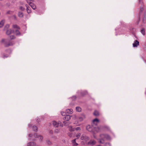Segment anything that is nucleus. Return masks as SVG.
Instances as JSON below:
<instances>
[{
	"label": "nucleus",
	"instance_id": "nucleus-1",
	"mask_svg": "<svg viewBox=\"0 0 146 146\" xmlns=\"http://www.w3.org/2000/svg\"><path fill=\"white\" fill-rule=\"evenodd\" d=\"M139 5L140 6V9L139 12V18L138 20L136 22V23L138 25L139 21H141L142 23L144 24L145 23V9L144 7L143 2L142 0H139Z\"/></svg>",
	"mask_w": 146,
	"mask_h": 146
},
{
	"label": "nucleus",
	"instance_id": "nucleus-2",
	"mask_svg": "<svg viewBox=\"0 0 146 146\" xmlns=\"http://www.w3.org/2000/svg\"><path fill=\"white\" fill-rule=\"evenodd\" d=\"M1 42L3 43L5 47H8L10 46H12L14 44L10 41H8L7 40L3 39L1 40Z\"/></svg>",
	"mask_w": 146,
	"mask_h": 146
},
{
	"label": "nucleus",
	"instance_id": "nucleus-3",
	"mask_svg": "<svg viewBox=\"0 0 146 146\" xmlns=\"http://www.w3.org/2000/svg\"><path fill=\"white\" fill-rule=\"evenodd\" d=\"M94 126H91L90 125H88L86 126V129L88 131L93 132H94Z\"/></svg>",
	"mask_w": 146,
	"mask_h": 146
},
{
	"label": "nucleus",
	"instance_id": "nucleus-4",
	"mask_svg": "<svg viewBox=\"0 0 146 146\" xmlns=\"http://www.w3.org/2000/svg\"><path fill=\"white\" fill-rule=\"evenodd\" d=\"M99 122V120L97 118H96L93 120L92 124V125L93 126H94V125L96 126L98 123Z\"/></svg>",
	"mask_w": 146,
	"mask_h": 146
},
{
	"label": "nucleus",
	"instance_id": "nucleus-5",
	"mask_svg": "<svg viewBox=\"0 0 146 146\" xmlns=\"http://www.w3.org/2000/svg\"><path fill=\"white\" fill-rule=\"evenodd\" d=\"M14 33V30H12L11 29H9L7 30L6 32V34L7 35H10L13 34Z\"/></svg>",
	"mask_w": 146,
	"mask_h": 146
},
{
	"label": "nucleus",
	"instance_id": "nucleus-6",
	"mask_svg": "<svg viewBox=\"0 0 146 146\" xmlns=\"http://www.w3.org/2000/svg\"><path fill=\"white\" fill-rule=\"evenodd\" d=\"M27 1L28 3L29 4V5L34 10L36 9V6L35 5V4H34L33 3L31 2H29L28 0H27Z\"/></svg>",
	"mask_w": 146,
	"mask_h": 146
},
{
	"label": "nucleus",
	"instance_id": "nucleus-7",
	"mask_svg": "<svg viewBox=\"0 0 146 146\" xmlns=\"http://www.w3.org/2000/svg\"><path fill=\"white\" fill-rule=\"evenodd\" d=\"M80 139L82 140H84L86 141H87L89 140V137L86 136L84 134H83L82 135Z\"/></svg>",
	"mask_w": 146,
	"mask_h": 146
},
{
	"label": "nucleus",
	"instance_id": "nucleus-8",
	"mask_svg": "<svg viewBox=\"0 0 146 146\" xmlns=\"http://www.w3.org/2000/svg\"><path fill=\"white\" fill-rule=\"evenodd\" d=\"M100 137L102 138H106L109 139H110V136L107 134H102L100 135Z\"/></svg>",
	"mask_w": 146,
	"mask_h": 146
},
{
	"label": "nucleus",
	"instance_id": "nucleus-9",
	"mask_svg": "<svg viewBox=\"0 0 146 146\" xmlns=\"http://www.w3.org/2000/svg\"><path fill=\"white\" fill-rule=\"evenodd\" d=\"M133 47H137V46L139 45V42L138 40H136L134 41V42L133 44Z\"/></svg>",
	"mask_w": 146,
	"mask_h": 146
},
{
	"label": "nucleus",
	"instance_id": "nucleus-10",
	"mask_svg": "<svg viewBox=\"0 0 146 146\" xmlns=\"http://www.w3.org/2000/svg\"><path fill=\"white\" fill-rule=\"evenodd\" d=\"M19 29L16 30L14 31V33L13 34H15L16 36H20L21 35V33L19 31Z\"/></svg>",
	"mask_w": 146,
	"mask_h": 146
},
{
	"label": "nucleus",
	"instance_id": "nucleus-11",
	"mask_svg": "<svg viewBox=\"0 0 146 146\" xmlns=\"http://www.w3.org/2000/svg\"><path fill=\"white\" fill-rule=\"evenodd\" d=\"M61 123V122L60 121L58 123L56 121H53V125L55 127H57L59 126V123Z\"/></svg>",
	"mask_w": 146,
	"mask_h": 146
},
{
	"label": "nucleus",
	"instance_id": "nucleus-12",
	"mask_svg": "<svg viewBox=\"0 0 146 146\" xmlns=\"http://www.w3.org/2000/svg\"><path fill=\"white\" fill-rule=\"evenodd\" d=\"M96 142L95 141L90 140V141L88 142V144L91 145H93L96 143Z\"/></svg>",
	"mask_w": 146,
	"mask_h": 146
},
{
	"label": "nucleus",
	"instance_id": "nucleus-13",
	"mask_svg": "<svg viewBox=\"0 0 146 146\" xmlns=\"http://www.w3.org/2000/svg\"><path fill=\"white\" fill-rule=\"evenodd\" d=\"M71 118V116L69 115H66L64 117V120L67 121H69Z\"/></svg>",
	"mask_w": 146,
	"mask_h": 146
},
{
	"label": "nucleus",
	"instance_id": "nucleus-14",
	"mask_svg": "<svg viewBox=\"0 0 146 146\" xmlns=\"http://www.w3.org/2000/svg\"><path fill=\"white\" fill-rule=\"evenodd\" d=\"M88 93L86 91H84L80 92V94L81 96H84L87 94Z\"/></svg>",
	"mask_w": 146,
	"mask_h": 146
},
{
	"label": "nucleus",
	"instance_id": "nucleus-15",
	"mask_svg": "<svg viewBox=\"0 0 146 146\" xmlns=\"http://www.w3.org/2000/svg\"><path fill=\"white\" fill-rule=\"evenodd\" d=\"M100 128L99 127H95L94 126V132L93 133H95V132H98L100 131Z\"/></svg>",
	"mask_w": 146,
	"mask_h": 146
},
{
	"label": "nucleus",
	"instance_id": "nucleus-16",
	"mask_svg": "<svg viewBox=\"0 0 146 146\" xmlns=\"http://www.w3.org/2000/svg\"><path fill=\"white\" fill-rule=\"evenodd\" d=\"M26 6L27 7V11L28 13H30L31 12V8L28 6L27 5H26Z\"/></svg>",
	"mask_w": 146,
	"mask_h": 146
},
{
	"label": "nucleus",
	"instance_id": "nucleus-17",
	"mask_svg": "<svg viewBox=\"0 0 146 146\" xmlns=\"http://www.w3.org/2000/svg\"><path fill=\"white\" fill-rule=\"evenodd\" d=\"M12 28L14 29H16V30L20 29V27L17 25L14 24L12 25Z\"/></svg>",
	"mask_w": 146,
	"mask_h": 146
},
{
	"label": "nucleus",
	"instance_id": "nucleus-18",
	"mask_svg": "<svg viewBox=\"0 0 146 146\" xmlns=\"http://www.w3.org/2000/svg\"><path fill=\"white\" fill-rule=\"evenodd\" d=\"M85 117V115L83 114L79 117V119L80 121H82Z\"/></svg>",
	"mask_w": 146,
	"mask_h": 146
},
{
	"label": "nucleus",
	"instance_id": "nucleus-19",
	"mask_svg": "<svg viewBox=\"0 0 146 146\" xmlns=\"http://www.w3.org/2000/svg\"><path fill=\"white\" fill-rule=\"evenodd\" d=\"M36 144L34 142H30L27 144V146H35Z\"/></svg>",
	"mask_w": 146,
	"mask_h": 146
},
{
	"label": "nucleus",
	"instance_id": "nucleus-20",
	"mask_svg": "<svg viewBox=\"0 0 146 146\" xmlns=\"http://www.w3.org/2000/svg\"><path fill=\"white\" fill-rule=\"evenodd\" d=\"M5 22V20L3 19L0 22V28L2 27L3 26Z\"/></svg>",
	"mask_w": 146,
	"mask_h": 146
},
{
	"label": "nucleus",
	"instance_id": "nucleus-21",
	"mask_svg": "<svg viewBox=\"0 0 146 146\" xmlns=\"http://www.w3.org/2000/svg\"><path fill=\"white\" fill-rule=\"evenodd\" d=\"M73 110L72 109H68L66 110V112L68 114H71L73 113Z\"/></svg>",
	"mask_w": 146,
	"mask_h": 146
},
{
	"label": "nucleus",
	"instance_id": "nucleus-22",
	"mask_svg": "<svg viewBox=\"0 0 146 146\" xmlns=\"http://www.w3.org/2000/svg\"><path fill=\"white\" fill-rule=\"evenodd\" d=\"M93 114L94 115L96 116H98L99 115V112L95 110L94 111Z\"/></svg>",
	"mask_w": 146,
	"mask_h": 146
},
{
	"label": "nucleus",
	"instance_id": "nucleus-23",
	"mask_svg": "<svg viewBox=\"0 0 146 146\" xmlns=\"http://www.w3.org/2000/svg\"><path fill=\"white\" fill-rule=\"evenodd\" d=\"M23 13L22 12H19L18 13V16L20 17H23Z\"/></svg>",
	"mask_w": 146,
	"mask_h": 146
},
{
	"label": "nucleus",
	"instance_id": "nucleus-24",
	"mask_svg": "<svg viewBox=\"0 0 146 146\" xmlns=\"http://www.w3.org/2000/svg\"><path fill=\"white\" fill-rule=\"evenodd\" d=\"M101 139H100L99 141V143L102 144H103L104 143V139L102 137Z\"/></svg>",
	"mask_w": 146,
	"mask_h": 146
},
{
	"label": "nucleus",
	"instance_id": "nucleus-25",
	"mask_svg": "<svg viewBox=\"0 0 146 146\" xmlns=\"http://www.w3.org/2000/svg\"><path fill=\"white\" fill-rule=\"evenodd\" d=\"M9 27V25L8 24L6 25H5L4 28V30H7Z\"/></svg>",
	"mask_w": 146,
	"mask_h": 146
},
{
	"label": "nucleus",
	"instance_id": "nucleus-26",
	"mask_svg": "<svg viewBox=\"0 0 146 146\" xmlns=\"http://www.w3.org/2000/svg\"><path fill=\"white\" fill-rule=\"evenodd\" d=\"M33 130L34 131L36 132L37 131V128L36 126H33Z\"/></svg>",
	"mask_w": 146,
	"mask_h": 146
},
{
	"label": "nucleus",
	"instance_id": "nucleus-27",
	"mask_svg": "<svg viewBox=\"0 0 146 146\" xmlns=\"http://www.w3.org/2000/svg\"><path fill=\"white\" fill-rule=\"evenodd\" d=\"M76 110L78 112H80L81 111V108L80 107H77L76 108Z\"/></svg>",
	"mask_w": 146,
	"mask_h": 146
},
{
	"label": "nucleus",
	"instance_id": "nucleus-28",
	"mask_svg": "<svg viewBox=\"0 0 146 146\" xmlns=\"http://www.w3.org/2000/svg\"><path fill=\"white\" fill-rule=\"evenodd\" d=\"M13 12L12 11H7L6 13L7 14L12 15L13 14Z\"/></svg>",
	"mask_w": 146,
	"mask_h": 146
},
{
	"label": "nucleus",
	"instance_id": "nucleus-29",
	"mask_svg": "<svg viewBox=\"0 0 146 146\" xmlns=\"http://www.w3.org/2000/svg\"><path fill=\"white\" fill-rule=\"evenodd\" d=\"M63 122L64 123V125L65 126H67L70 124L69 122H67L65 121H63Z\"/></svg>",
	"mask_w": 146,
	"mask_h": 146
},
{
	"label": "nucleus",
	"instance_id": "nucleus-30",
	"mask_svg": "<svg viewBox=\"0 0 146 146\" xmlns=\"http://www.w3.org/2000/svg\"><path fill=\"white\" fill-rule=\"evenodd\" d=\"M141 32L142 33V34L143 35H145V30L144 29H142L141 31Z\"/></svg>",
	"mask_w": 146,
	"mask_h": 146
},
{
	"label": "nucleus",
	"instance_id": "nucleus-31",
	"mask_svg": "<svg viewBox=\"0 0 146 146\" xmlns=\"http://www.w3.org/2000/svg\"><path fill=\"white\" fill-rule=\"evenodd\" d=\"M69 130L71 131H74L75 130V128H72L71 126H70L69 127Z\"/></svg>",
	"mask_w": 146,
	"mask_h": 146
},
{
	"label": "nucleus",
	"instance_id": "nucleus-32",
	"mask_svg": "<svg viewBox=\"0 0 146 146\" xmlns=\"http://www.w3.org/2000/svg\"><path fill=\"white\" fill-rule=\"evenodd\" d=\"M130 30L132 32H134L135 31V29L132 27L130 29Z\"/></svg>",
	"mask_w": 146,
	"mask_h": 146
},
{
	"label": "nucleus",
	"instance_id": "nucleus-33",
	"mask_svg": "<svg viewBox=\"0 0 146 146\" xmlns=\"http://www.w3.org/2000/svg\"><path fill=\"white\" fill-rule=\"evenodd\" d=\"M47 143L49 145H51L52 144L51 142L49 140H47L46 141Z\"/></svg>",
	"mask_w": 146,
	"mask_h": 146
},
{
	"label": "nucleus",
	"instance_id": "nucleus-34",
	"mask_svg": "<svg viewBox=\"0 0 146 146\" xmlns=\"http://www.w3.org/2000/svg\"><path fill=\"white\" fill-rule=\"evenodd\" d=\"M39 135H38L36 133L34 134V136L35 138H38Z\"/></svg>",
	"mask_w": 146,
	"mask_h": 146
},
{
	"label": "nucleus",
	"instance_id": "nucleus-35",
	"mask_svg": "<svg viewBox=\"0 0 146 146\" xmlns=\"http://www.w3.org/2000/svg\"><path fill=\"white\" fill-rule=\"evenodd\" d=\"M38 138H39V140L41 141L43 139L41 135H39Z\"/></svg>",
	"mask_w": 146,
	"mask_h": 146
},
{
	"label": "nucleus",
	"instance_id": "nucleus-36",
	"mask_svg": "<svg viewBox=\"0 0 146 146\" xmlns=\"http://www.w3.org/2000/svg\"><path fill=\"white\" fill-rule=\"evenodd\" d=\"M81 135V134L80 133L76 135V137H77V138H78L80 137Z\"/></svg>",
	"mask_w": 146,
	"mask_h": 146
},
{
	"label": "nucleus",
	"instance_id": "nucleus-37",
	"mask_svg": "<svg viewBox=\"0 0 146 146\" xmlns=\"http://www.w3.org/2000/svg\"><path fill=\"white\" fill-rule=\"evenodd\" d=\"M19 9L22 11H23L25 10V8L22 6L20 7H19Z\"/></svg>",
	"mask_w": 146,
	"mask_h": 146
},
{
	"label": "nucleus",
	"instance_id": "nucleus-38",
	"mask_svg": "<svg viewBox=\"0 0 146 146\" xmlns=\"http://www.w3.org/2000/svg\"><path fill=\"white\" fill-rule=\"evenodd\" d=\"M3 58L7 57L9 56V55L8 54H3Z\"/></svg>",
	"mask_w": 146,
	"mask_h": 146
},
{
	"label": "nucleus",
	"instance_id": "nucleus-39",
	"mask_svg": "<svg viewBox=\"0 0 146 146\" xmlns=\"http://www.w3.org/2000/svg\"><path fill=\"white\" fill-rule=\"evenodd\" d=\"M75 130L76 131L79 130H80V127H77L76 128H75Z\"/></svg>",
	"mask_w": 146,
	"mask_h": 146
},
{
	"label": "nucleus",
	"instance_id": "nucleus-40",
	"mask_svg": "<svg viewBox=\"0 0 146 146\" xmlns=\"http://www.w3.org/2000/svg\"><path fill=\"white\" fill-rule=\"evenodd\" d=\"M61 114L62 116H65V113L64 112H61Z\"/></svg>",
	"mask_w": 146,
	"mask_h": 146
},
{
	"label": "nucleus",
	"instance_id": "nucleus-41",
	"mask_svg": "<svg viewBox=\"0 0 146 146\" xmlns=\"http://www.w3.org/2000/svg\"><path fill=\"white\" fill-rule=\"evenodd\" d=\"M76 98V97L75 96H72V98L73 99V100H75Z\"/></svg>",
	"mask_w": 146,
	"mask_h": 146
},
{
	"label": "nucleus",
	"instance_id": "nucleus-42",
	"mask_svg": "<svg viewBox=\"0 0 146 146\" xmlns=\"http://www.w3.org/2000/svg\"><path fill=\"white\" fill-rule=\"evenodd\" d=\"M6 51H8L9 52L10 54L11 52V50L10 49H8L6 50Z\"/></svg>",
	"mask_w": 146,
	"mask_h": 146
},
{
	"label": "nucleus",
	"instance_id": "nucleus-43",
	"mask_svg": "<svg viewBox=\"0 0 146 146\" xmlns=\"http://www.w3.org/2000/svg\"><path fill=\"white\" fill-rule=\"evenodd\" d=\"M73 144L74 146H77L78 144L76 142Z\"/></svg>",
	"mask_w": 146,
	"mask_h": 146
},
{
	"label": "nucleus",
	"instance_id": "nucleus-44",
	"mask_svg": "<svg viewBox=\"0 0 146 146\" xmlns=\"http://www.w3.org/2000/svg\"><path fill=\"white\" fill-rule=\"evenodd\" d=\"M72 143H73V144H74L76 142V139H74L72 140Z\"/></svg>",
	"mask_w": 146,
	"mask_h": 146
},
{
	"label": "nucleus",
	"instance_id": "nucleus-45",
	"mask_svg": "<svg viewBox=\"0 0 146 146\" xmlns=\"http://www.w3.org/2000/svg\"><path fill=\"white\" fill-rule=\"evenodd\" d=\"M54 132L56 133H58L59 132V131L58 129L54 131Z\"/></svg>",
	"mask_w": 146,
	"mask_h": 146
},
{
	"label": "nucleus",
	"instance_id": "nucleus-46",
	"mask_svg": "<svg viewBox=\"0 0 146 146\" xmlns=\"http://www.w3.org/2000/svg\"><path fill=\"white\" fill-rule=\"evenodd\" d=\"M13 17L14 19L15 20H16V16L15 15H13Z\"/></svg>",
	"mask_w": 146,
	"mask_h": 146
},
{
	"label": "nucleus",
	"instance_id": "nucleus-47",
	"mask_svg": "<svg viewBox=\"0 0 146 146\" xmlns=\"http://www.w3.org/2000/svg\"><path fill=\"white\" fill-rule=\"evenodd\" d=\"M106 146H110V144L109 143H106Z\"/></svg>",
	"mask_w": 146,
	"mask_h": 146
},
{
	"label": "nucleus",
	"instance_id": "nucleus-48",
	"mask_svg": "<svg viewBox=\"0 0 146 146\" xmlns=\"http://www.w3.org/2000/svg\"><path fill=\"white\" fill-rule=\"evenodd\" d=\"M49 133L50 134H52L53 133V131L52 130H50L49 131Z\"/></svg>",
	"mask_w": 146,
	"mask_h": 146
},
{
	"label": "nucleus",
	"instance_id": "nucleus-49",
	"mask_svg": "<svg viewBox=\"0 0 146 146\" xmlns=\"http://www.w3.org/2000/svg\"><path fill=\"white\" fill-rule=\"evenodd\" d=\"M33 136V135L31 134H30L29 135V137H31Z\"/></svg>",
	"mask_w": 146,
	"mask_h": 146
},
{
	"label": "nucleus",
	"instance_id": "nucleus-50",
	"mask_svg": "<svg viewBox=\"0 0 146 146\" xmlns=\"http://www.w3.org/2000/svg\"><path fill=\"white\" fill-rule=\"evenodd\" d=\"M69 136L70 137H71L72 136V134H69Z\"/></svg>",
	"mask_w": 146,
	"mask_h": 146
},
{
	"label": "nucleus",
	"instance_id": "nucleus-51",
	"mask_svg": "<svg viewBox=\"0 0 146 146\" xmlns=\"http://www.w3.org/2000/svg\"><path fill=\"white\" fill-rule=\"evenodd\" d=\"M15 38V37H13L12 38H11V39H14Z\"/></svg>",
	"mask_w": 146,
	"mask_h": 146
},
{
	"label": "nucleus",
	"instance_id": "nucleus-52",
	"mask_svg": "<svg viewBox=\"0 0 146 146\" xmlns=\"http://www.w3.org/2000/svg\"><path fill=\"white\" fill-rule=\"evenodd\" d=\"M30 0L31 1H33L34 0Z\"/></svg>",
	"mask_w": 146,
	"mask_h": 146
},
{
	"label": "nucleus",
	"instance_id": "nucleus-53",
	"mask_svg": "<svg viewBox=\"0 0 146 146\" xmlns=\"http://www.w3.org/2000/svg\"><path fill=\"white\" fill-rule=\"evenodd\" d=\"M105 127L107 128V127Z\"/></svg>",
	"mask_w": 146,
	"mask_h": 146
},
{
	"label": "nucleus",
	"instance_id": "nucleus-54",
	"mask_svg": "<svg viewBox=\"0 0 146 146\" xmlns=\"http://www.w3.org/2000/svg\"><path fill=\"white\" fill-rule=\"evenodd\" d=\"M3 0H0V1H2Z\"/></svg>",
	"mask_w": 146,
	"mask_h": 146
}]
</instances>
